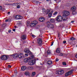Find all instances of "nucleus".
<instances>
[{"mask_svg":"<svg viewBox=\"0 0 77 77\" xmlns=\"http://www.w3.org/2000/svg\"><path fill=\"white\" fill-rule=\"evenodd\" d=\"M43 77H47V76H44Z\"/></svg>","mask_w":77,"mask_h":77,"instance_id":"61","label":"nucleus"},{"mask_svg":"<svg viewBox=\"0 0 77 77\" xmlns=\"http://www.w3.org/2000/svg\"><path fill=\"white\" fill-rule=\"evenodd\" d=\"M56 20L59 22L62 21V16L60 15L58 16L56 18Z\"/></svg>","mask_w":77,"mask_h":77,"instance_id":"6","label":"nucleus"},{"mask_svg":"<svg viewBox=\"0 0 77 77\" xmlns=\"http://www.w3.org/2000/svg\"><path fill=\"white\" fill-rule=\"evenodd\" d=\"M17 57L19 58V59H21L22 57L24 58L26 56H22V55H18Z\"/></svg>","mask_w":77,"mask_h":77,"instance_id":"14","label":"nucleus"},{"mask_svg":"<svg viewBox=\"0 0 77 77\" xmlns=\"http://www.w3.org/2000/svg\"><path fill=\"white\" fill-rule=\"evenodd\" d=\"M59 39H60V38H59Z\"/></svg>","mask_w":77,"mask_h":77,"instance_id":"64","label":"nucleus"},{"mask_svg":"<svg viewBox=\"0 0 77 77\" xmlns=\"http://www.w3.org/2000/svg\"><path fill=\"white\" fill-rule=\"evenodd\" d=\"M30 24H32V23H30V22H27V26H31L30 25Z\"/></svg>","mask_w":77,"mask_h":77,"instance_id":"29","label":"nucleus"},{"mask_svg":"<svg viewBox=\"0 0 77 77\" xmlns=\"http://www.w3.org/2000/svg\"><path fill=\"white\" fill-rule=\"evenodd\" d=\"M2 10V6H0V10Z\"/></svg>","mask_w":77,"mask_h":77,"instance_id":"44","label":"nucleus"},{"mask_svg":"<svg viewBox=\"0 0 77 77\" xmlns=\"http://www.w3.org/2000/svg\"><path fill=\"white\" fill-rule=\"evenodd\" d=\"M13 31H14V32H15V29H13Z\"/></svg>","mask_w":77,"mask_h":77,"instance_id":"53","label":"nucleus"},{"mask_svg":"<svg viewBox=\"0 0 77 77\" xmlns=\"http://www.w3.org/2000/svg\"><path fill=\"white\" fill-rule=\"evenodd\" d=\"M5 5H10V4H6Z\"/></svg>","mask_w":77,"mask_h":77,"instance_id":"55","label":"nucleus"},{"mask_svg":"<svg viewBox=\"0 0 77 77\" xmlns=\"http://www.w3.org/2000/svg\"><path fill=\"white\" fill-rule=\"evenodd\" d=\"M64 72L63 70H60L58 71H57L56 72L57 74H59V75H62L63 74Z\"/></svg>","mask_w":77,"mask_h":77,"instance_id":"8","label":"nucleus"},{"mask_svg":"<svg viewBox=\"0 0 77 77\" xmlns=\"http://www.w3.org/2000/svg\"><path fill=\"white\" fill-rule=\"evenodd\" d=\"M50 12V10L48 9L47 10V14H48Z\"/></svg>","mask_w":77,"mask_h":77,"instance_id":"34","label":"nucleus"},{"mask_svg":"<svg viewBox=\"0 0 77 77\" xmlns=\"http://www.w3.org/2000/svg\"><path fill=\"white\" fill-rule=\"evenodd\" d=\"M48 65H51L52 63V62L51 60H49L47 62Z\"/></svg>","mask_w":77,"mask_h":77,"instance_id":"17","label":"nucleus"},{"mask_svg":"<svg viewBox=\"0 0 77 77\" xmlns=\"http://www.w3.org/2000/svg\"><path fill=\"white\" fill-rule=\"evenodd\" d=\"M8 68H11V66L10 65H8Z\"/></svg>","mask_w":77,"mask_h":77,"instance_id":"46","label":"nucleus"},{"mask_svg":"<svg viewBox=\"0 0 77 77\" xmlns=\"http://www.w3.org/2000/svg\"><path fill=\"white\" fill-rule=\"evenodd\" d=\"M71 9L72 11H75V9H76V8L75 7H72L71 8Z\"/></svg>","mask_w":77,"mask_h":77,"instance_id":"22","label":"nucleus"},{"mask_svg":"<svg viewBox=\"0 0 77 77\" xmlns=\"http://www.w3.org/2000/svg\"><path fill=\"white\" fill-rule=\"evenodd\" d=\"M23 18V17L19 16V19H22Z\"/></svg>","mask_w":77,"mask_h":77,"instance_id":"38","label":"nucleus"},{"mask_svg":"<svg viewBox=\"0 0 77 77\" xmlns=\"http://www.w3.org/2000/svg\"><path fill=\"white\" fill-rule=\"evenodd\" d=\"M32 37H33V38H35V35H32Z\"/></svg>","mask_w":77,"mask_h":77,"instance_id":"51","label":"nucleus"},{"mask_svg":"<svg viewBox=\"0 0 77 77\" xmlns=\"http://www.w3.org/2000/svg\"><path fill=\"white\" fill-rule=\"evenodd\" d=\"M9 58V56L3 55L1 56V59L3 60H6Z\"/></svg>","mask_w":77,"mask_h":77,"instance_id":"3","label":"nucleus"},{"mask_svg":"<svg viewBox=\"0 0 77 77\" xmlns=\"http://www.w3.org/2000/svg\"><path fill=\"white\" fill-rule=\"evenodd\" d=\"M20 6L19 5H18L17 6V8H20Z\"/></svg>","mask_w":77,"mask_h":77,"instance_id":"42","label":"nucleus"},{"mask_svg":"<svg viewBox=\"0 0 77 77\" xmlns=\"http://www.w3.org/2000/svg\"><path fill=\"white\" fill-rule=\"evenodd\" d=\"M29 51H29V49L26 50V51H24L25 53H29Z\"/></svg>","mask_w":77,"mask_h":77,"instance_id":"28","label":"nucleus"},{"mask_svg":"<svg viewBox=\"0 0 77 77\" xmlns=\"http://www.w3.org/2000/svg\"><path fill=\"white\" fill-rule=\"evenodd\" d=\"M26 69V66H23L21 68V69L22 71H24Z\"/></svg>","mask_w":77,"mask_h":77,"instance_id":"15","label":"nucleus"},{"mask_svg":"<svg viewBox=\"0 0 77 77\" xmlns=\"http://www.w3.org/2000/svg\"><path fill=\"white\" fill-rule=\"evenodd\" d=\"M46 26L49 29H53L54 28V25L51 23L50 22H48L46 23Z\"/></svg>","mask_w":77,"mask_h":77,"instance_id":"2","label":"nucleus"},{"mask_svg":"<svg viewBox=\"0 0 77 77\" xmlns=\"http://www.w3.org/2000/svg\"><path fill=\"white\" fill-rule=\"evenodd\" d=\"M50 21L51 22V23H54L55 22V20H54V19L53 18L51 19L50 20Z\"/></svg>","mask_w":77,"mask_h":77,"instance_id":"19","label":"nucleus"},{"mask_svg":"<svg viewBox=\"0 0 77 77\" xmlns=\"http://www.w3.org/2000/svg\"><path fill=\"white\" fill-rule=\"evenodd\" d=\"M72 13L73 15H75L76 14V12H75V11H72Z\"/></svg>","mask_w":77,"mask_h":77,"instance_id":"27","label":"nucleus"},{"mask_svg":"<svg viewBox=\"0 0 77 77\" xmlns=\"http://www.w3.org/2000/svg\"><path fill=\"white\" fill-rule=\"evenodd\" d=\"M53 43H54V42H51V46H52V45H53Z\"/></svg>","mask_w":77,"mask_h":77,"instance_id":"43","label":"nucleus"},{"mask_svg":"<svg viewBox=\"0 0 77 77\" xmlns=\"http://www.w3.org/2000/svg\"><path fill=\"white\" fill-rule=\"evenodd\" d=\"M2 30V29H0V30Z\"/></svg>","mask_w":77,"mask_h":77,"instance_id":"63","label":"nucleus"},{"mask_svg":"<svg viewBox=\"0 0 77 77\" xmlns=\"http://www.w3.org/2000/svg\"><path fill=\"white\" fill-rule=\"evenodd\" d=\"M36 74V72H32V77H34Z\"/></svg>","mask_w":77,"mask_h":77,"instance_id":"20","label":"nucleus"},{"mask_svg":"<svg viewBox=\"0 0 77 77\" xmlns=\"http://www.w3.org/2000/svg\"><path fill=\"white\" fill-rule=\"evenodd\" d=\"M63 14L62 16L63 20L64 21H66L68 18L67 16L69 15V12L68 11H63Z\"/></svg>","mask_w":77,"mask_h":77,"instance_id":"1","label":"nucleus"},{"mask_svg":"<svg viewBox=\"0 0 77 77\" xmlns=\"http://www.w3.org/2000/svg\"><path fill=\"white\" fill-rule=\"evenodd\" d=\"M38 22L37 21L35 20L32 22L30 24V25L31 27H35L36 26V24H38Z\"/></svg>","mask_w":77,"mask_h":77,"instance_id":"5","label":"nucleus"},{"mask_svg":"<svg viewBox=\"0 0 77 77\" xmlns=\"http://www.w3.org/2000/svg\"><path fill=\"white\" fill-rule=\"evenodd\" d=\"M74 70H70L69 71L66 72L65 74V76H68L69 75H71L72 74V72H73Z\"/></svg>","mask_w":77,"mask_h":77,"instance_id":"7","label":"nucleus"},{"mask_svg":"<svg viewBox=\"0 0 77 77\" xmlns=\"http://www.w3.org/2000/svg\"><path fill=\"white\" fill-rule=\"evenodd\" d=\"M36 60H38V59L37 58V59H36V60H35V59L34 60H33V62H35L36 61Z\"/></svg>","mask_w":77,"mask_h":77,"instance_id":"40","label":"nucleus"},{"mask_svg":"<svg viewBox=\"0 0 77 77\" xmlns=\"http://www.w3.org/2000/svg\"><path fill=\"white\" fill-rule=\"evenodd\" d=\"M28 53H29V55H30V54H32V53H31V52L30 51Z\"/></svg>","mask_w":77,"mask_h":77,"instance_id":"49","label":"nucleus"},{"mask_svg":"<svg viewBox=\"0 0 77 77\" xmlns=\"http://www.w3.org/2000/svg\"><path fill=\"white\" fill-rule=\"evenodd\" d=\"M10 56H13L14 59H16L17 57H18V54H14L13 55H11Z\"/></svg>","mask_w":77,"mask_h":77,"instance_id":"11","label":"nucleus"},{"mask_svg":"<svg viewBox=\"0 0 77 77\" xmlns=\"http://www.w3.org/2000/svg\"><path fill=\"white\" fill-rule=\"evenodd\" d=\"M51 53V52H50V51L49 50L47 52V54H50Z\"/></svg>","mask_w":77,"mask_h":77,"instance_id":"31","label":"nucleus"},{"mask_svg":"<svg viewBox=\"0 0 77 77\" xmlns=\"http://www.w3.org/2000/svg\"><path fill=\"white\" fill-rule=\"evenodd\" d=\"M25 74L26 75H29V72L27 71L25 73Z\"/></svg>","mask_w":77,"mask_h":77,"instance_id":"23","label":"nucleus"},{"mask_svg":"<svg viewBox=\"0 0 77 77\" xmlns=\"http://www.w3.org/2000/svg\"><path fill=\"white\" fill-rule=\"evenodd\" d=\"M25 54L26 56H28V54Z\"/></svg>","mask_w":77,"mask_h":77,"instance_id":"48","label":"nucleus"},{"mask_svg":"<svg viewBox=\"0 0 77 77\" xmlns=\"http://www.w3.org/2000/svg\"><path fill=\"white\" fill-rule=\"evenodd\" d=\"M63 53H61L59 55L60 56H63Z\"/></svg>","mask_w":77,"mask_h":77,"instance_id":"39","label":"nucleus"},{"mask_svg":"<svg viewBox=\"0 0 77 77\" xmlns=\"http://www.w3.org/2000/svg\"><path fill=\"white\" fill-rule=\"evenodd\" d=\"M37 41L38 44L40 45H42V38H39L38 39Z\"/></svg>","mask_w":77,"mask_h":77,"instance_id":"9","label":"nucleus"},{"mask_svg":"<svg viewBox=\"0 0 77 77\" xmlns=\"http://www.w3.org/2000/svg\"><path fill=\"white\" fill-rule=\"evenodd\" d=\"M59 36H60V34L59 33H58V37H59Z\"/></svg>","mask_w":77,"mask_h":77,"instance_id":"54","label":"nucleus"},{"mask_svg":"<svg viewBox=\"0 0 77 77\" xmlns=\"http://www.w3.org/2000/svg\"><path fill=\"white\" fill-rule=\"evenodd\" d=\"M33 57H34V56L33 55H31L30 57L26 58L24 60V62L26 63L28 62V60H30L32 59V58H33Z\"/></svg>","mask_w":77,"mask_h":77,"instance_id":"4","label":"nucleus"},{"mask_svg":"<svg viewBox=\"0 0 77 77\" xmlns=\"http://www.w3.org/2000/svg\"><path fill=\"white\" fill-rule=\"evenodd\" d=\"M52 13H53V12H51L49 13L48 15L49 17H51V15H52Z\"/></svg>","mask_w":77,"mask_h":77,"instance_id":"24","label":"nucleus"},{"mask_svg":"<svg viewBox=\"0 0 77 77\" xmlns=\"http://www.w3.org/2000/svg\"><path fill=\"white\" fill-rule=\"evenodd\" d=\"M33 61V60H32L31 61H30L29 62L28 64H29V65H34V63Z\"/></svg>","mask_w":77,"mask_h":77,"instance_id":"12","label":"nucleus"},{"mask_svg":"<svg viewBox=\"0 0 77 77\" xmlns=\"http://www.w3.org/2000/svg\"><path fill=\"white\" fill-rule=\"evenodd\" d=\"M73 40H75V38H74V37H72L70 38V41H73Z\"/></svg>","mask_w":77,"mask_h":77,"instance_id":"30","label":"nucleus"},{"mask_svg":"<svg viewBox=\"0 0 77 77\" xmlns=\"http://www.w3.org/2000/svg\"><path fill=\"white\" fill-rule=\"evenodd\" d=\"M9 33H11V30H9L8 31Z\"/></svg>","mask_w":77,"mask_h":77,"instance_id":"47","label":"nucleus"},{"mask_svg":"<svg viewBox=\"0 0 77 77\" xmlns=\"http://www.w3.org/2000/svg\"><path fill=\"white\" fill-rule=\"evenodd\" d=\"M15 19H16V20H19L20 19V15H17L15 17Z\"/></svg>","mask_w":77,"mask_h":77,"instance_id":"21","label":"nucleus"},{"mask_svg":"<svg viewBox=\"0 0 77 77\" xmlns=\"http://www.w3.org/2000/svg\"><path fill=\"white\" fill-rule=\"evenodd\" d=\"M39 27V26H35V28L36 29H38Z\"/></svg>","mask_w":77,"mask_h":77,"instance_id":"36","label":"nucleus"},{"mask_svg":"<svg viewBox=\"0 0 77 77\" xmlns=\"http://www.w3.org/2000/svg\"><path fill=\"white\" fill-rule=\"evenodd\" d=\"M28 69L30 70H32V69H33V67L32 66H29L28 67Z\"/></svg>","mask_w":77,"mask_h":77,"instance_id":"18","label":"nucleus"},{"mask_svg":"<svg viewBox=\"0 0 77 77\" xmlns=\"http://www.w3.org/2000/svg\"><path fill=\"white\" fill-rule=\"evenodd\" d=\"M10 14V12H8V14Z\"/></svg>","mask_w":77,"mask_h":77,"instance_id":"57","label":"nucleus"},{"mask_svg":"<svg viewBox=\"0 0 77 77\" xmlns=\"http://www.w3.org/2000/svg\"><path fill=\"white\" fill-rule=\"evenodd\" d=\"M26 35H24L22 36L21 38L23 40H25L27 38L26 37Z\"/></svg>","mask_w":77,"mask_h":77,"instance_id":"13","label":"nucleus"},{"mask_svg":"<svg viewBox=\"0 0 77 77\" xmlns=\"http://www.w3.org/2000/svg\"><path fill=\"white\" fill-rule=\"evenodd\" d=\"M5 22H8V19H7L5 20Z\"/></svg>","mask_w":77,"mask_h":77,"instance_id":"52","label":"nucleus"},{"mask_svg":"<svg viewBox=\"0 0 77 77\" xmlns=\"http://www.w3.org/2000/svg\"><path fill=\"white\" fill-rule=\"evenodd\" d=\"M39 20L41 22H44L45 21V18L44 17H41L39 18Z\"/></svg>","mask_w":77,"mask_h":77,"instance_id":"10","label":"nucleus"},{"mask_svg":"<svg viewBox=\"0 0 77 77\" xmlns=\"http://www.w3.org/2000/svg\"><path fill=\"white\" fill-rule=\"evenodd\" d=\"M16 27H17V26H15V28H16Z\"/></svg>","mask_w":77,"mask_h":77,"instance_id":"59","label":"nucleus"},{"mask_svg":"<svg viewBox=\"0 0 77 77\" xmlns=\"http://www.w3.org/2000/svg\"><path fill=\"white\" fill-rule=\"evenodd\" d=\"M66 43V41H64L63 42V44H65Z\"/></svg>","mask_w":77,"mask_h":77,"instance_id":"35","label":"nucleus"},{"mask_svg":"<svg viewBox=\"0 0 77 77\" xmlns=\"http://www.w3.org/2000/svg\"><path fill=\"white\" fill-rule=\"evenodd\" d=\"M71 23H74V20H73L71 21Z\"/></svg>","mask_w":77,"mask_h":77,"instance_id":"56","label":"nucleus"},{"mask_svg":"<svg viewBox=\"0 0 77 77\" xmlns=\"http://www.w3.org/2000/svg\"><path fill=\"white\" fill-rule=\"evenodd\" d=\"M63 65H66V63L65 62H63Z\"/></svg>","mask_w":77,"mask_h":77,"instance_id":"33","label":"nucleus"},{"mask_svg":"<svg viewBox=\"0 0 77 77\" xmlns=\"http://www.w3.org/2000/svg\"><path fill=\"white\" fill-rule=\"evenodd\" d=\"M25 42H23V44H24V43H25Z\"/></svg>","mask_w":77,"mask_h":77,"instance_id":"58","label":"nucleus"},{"mask_svg":"<svg viewBox=\"0 0 77 77\" xmlns=\"http://www.w3.org/2000/svg\"><path fill=\"white\" fill-rule=\"evenodd\" d=\"M57 53H59L60 51V48H57L56 51Z\"/></svg>","mask_w":77,"mask_h":77,"instance_id":"16","label":"nucleus"},{"mask_svg":"<svg viewBox=\"0 0 77 77\" xmlns=\"http://www.w3.org/2000/svg\"><path fill=\"white\" fill-rule=\"evenodd\" d=\"M8 22H10V21H11V20L10 19H8Z\"/></svg>","mask_w":77,"mask_h":77,"instance_id":"37","label":"nucleus"},{"mask_svg":"<svg viewBox=\"0 0 77 77\" xmlns=\"http://www.w3.org/2000/svg\"><path fill=\"white\" fill-rule=\"evenodd\" d=\"M39 2H38L36 1V4L38 5V3H39Z\"/></svg>","mask_w":77,"mask_h":77,"instance_id":"50","label":"nucleus"},{"mask_svg":"<svg viewBox=\"0 0 77 77\" xmlns=\"http://www.w3.org/2000/svg\"><path fill=\"white\" fill-rule=\"evenodd\" d=\"M42 11L44 14H45V13H46V10H45V9H42Z\"/></svg>","mask_w":77,"mask_h":77,"instance_id":"26","label":"nucleus"},{"mask_svg":"<svg viewBox=\"0 0 77 77\" xmlns=\"http://www.w3.org/2000/svg\"><path fill=\"white\" fill-rule=\"evenodd\" d=\"M20 56H23V54H22V53H20Z\"/></svg>","mask_w":77,"mask_h":77,"instance_id":"45","label":"nucleus"},{"mask_svg":"<svg viewBox=\"0 0 77 77\" xmlns=\"http://www.w3.org/2000/svg\"><path fill=\"white\" fill-rule=\"evenodd\" d=\"M6 23H4L2 25V26L3 27H5L6 26Z\"/></svg>","mask_w":77,"mask_h":77,"instance_id":"25","label":"nucleus"},{"mask_svg":"<svg viewBox=\"0 0 77 77\" xmlns=\"http://www.w3.org/2000/svg\"><path fill=\"white\" fill-rule=\"evenodd\" d=\"M11 33H13V32H11Z\"/></svg>","mask_w":77,"mask_h":77,"instance_id":"62","label":"nucleus"},{"mask_svg":"<svg viewBox=\"0 0 77 77\" xmlns=\"http://www.w3.org/2000/svg\"><path fill=\"white\" fill-rule=\"evenodd\" d=\"M56 62H57L59 61V59L58 58H56Z\"/></svg>","mask_w":77,"mask_h":77,"instance_id":"41","label":"nucleus"},{"mask_svg":"<svg viewBox=\"0 0 77 77\" xmlns=\"http://www.w3.org/2000/svg\"><path fill=\"white\" fill-rule=\"evenodd\" d=\"M46 1H49V0H46Z\"/></svg>","mask_w":77,"mask_h":77,"instance_id":"60","label":"nucleus"},{"mask_svg":"<svg viewBox=\"0 0 77 77\" xmlns=\"http://www.w3.org/2000/svg\"><path fill=\"white\" fill-rule=\"evenodd\" d=\"M57 14V11H55L54 14H53V15H56V14Z\"/></svg>","mask_w":77,"mask_h":77,"instance_id":"32","label":"nucleus"}]
</instances>
